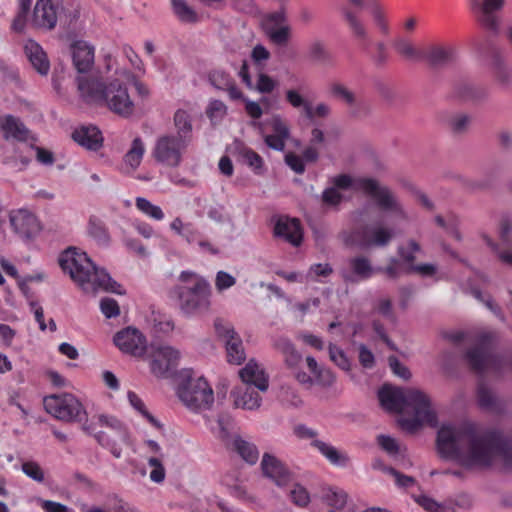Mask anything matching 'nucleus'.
Wrapping results in <instances>:
<instances>
[{"label": "nucleus", "instance_id": "f257e3e1", "mask_svg": "<svg viewBox=\"0 0 512 512\" xmlns=\"http://www.w3.org/2000/svg\"><path fill=\"white\" fill-rule=\"evenodd\" d=\"M332 187L324 190L323 201L329 205H337L342 199L341 190L362 192L375 200L377 206L384 211L383 219L362 229L343 233V241L350 246L368 248L387 245L394 236L393 229L387 224L396 225L406 220L407 215L394 194L384 186L368 177L340 174L331 179Z\"/></svg>", "mask_w": 512, "mask_h": 512}, {"label": "nucleus", "instance_id": "f03ea898", "mask_svg": "<svg viewBox=\"0 0 512 512\" xmlns=\"http://www.w3.org/2000/svg\"><path fill=\"white\" fill-rule=\"evenodd\" d=\"M437 451L466 471H481L496 461L512 457L508 443L498 433H479L469 423H445L437 433Z\"/></svg>", "mask_w": 512, "mask_h": 512}, {"label": "nucleus", "instance_id": "7ed1b4c3", "mask_svg": "<svg viewBox=\"0 0 512 512\" xmlns=\"http://www.w3.org/2000/svg\"><path fill=\"white\" fill-rule=\"evenodd\" d=\"M104 71V81L96 77L76 78L80 98L86 104L104 106L119 117L130 118L136 110L131 87L142 97L148 96V88L127 68L124 59L105 55Z\"/></svg>", "mask_w": 512, "mask_h": 512}, {"label": "nucleus", "instance_id": "20e7f679", "mask_svg": "<svg viewBox=\"0 0 512 512\" xmlns=\"http://www.w3.org/2000/svg\"><path fill=\"white\" fill-rule=\"evenodd\" d=\"M381 407L391 413H398V424L408 432H414L423 425L437 426V414L429 397L416 389H401L389 385L378 392Z\"/></svg>", "mask_w": 512, "mask_h": 512}, {"label": "nucleus", "instance_id": "39448f33", "mask_svg": "<svg viewBox=\"0 0 512 512\" xmlns=\"http://www.w3.org/2000/svg\"><path fill=\"white\" fill-rule=\"evenodd\" d=\"M63 272L86 294L99 291L123 294L120 284L114 281L102 268L97 267L87 253L76 247H69L59 256Z\"/></svg>", "mask_w": 512, "mask_h": 512}, {"label": "nucleus", "instance_id": "423d86ee", "mask_svg": "<svg viewBox=\"0 0 512 512\" xmlns=\"http://www.w3.org/2000/svg\"><path fill=\"white\" fill-rule=\"evenodd\" d=\"M170 297L177 301L184 314H203L210 308L211 288L203 277L194 272L183 271L179 275V283L171 290Z\"/></svg>", "mask_w": 512, "mask_h": 512}, {"label": "nucleus", "instance_id": "0eeeda50", "mask_svg": "<svg viewBox=\"0 0 512 512\" xmlns=\"http://www.w3.org/2000/svg\"><path fill=\"white\" fill-rule=\"evenodd\" d=\"M179 377L181 383L177 389V394L188 409L199 412L212 407L214 393L205 378L194 375L191 369L181 370Z\"/></svg>", "mask_w": 512, "mask_h": 512}, {"label": "nucleus", "instance_id": "6e6552de", "mask_svg": "<svg viewBox=\"0 0 512 512\" xmlns=\"http://www.w3.org/2000/svg\"><path fill=\"white\" fill-rule=\"evenodd\" d=\"M151 373L157 378L167 377L179 364L180 352L172 346L151 343L145 352Z\"/></svg>", "mask_w": 512, "mask_h": 512}, {"label": "nucleus", "instance_id": "1a4fd4ad", "mask_svg": "<svg viewBox=\"0 0 512 512\" xmlns=\"http://www.w3.org/2000/svg\"><path fill=\"white\" fill-rule=\"evenodd\" d=\"M44 407L53 417L65 422L81 421L86 414L82 403L69 393L45 397Z\"/></svg>", "mask_w": 512, "mask_h": 512}, {"label": "nucleus", "instance_id": "9d476101", "mask_svg": "<svg viewBox=\"0 0 512 512\" xmlns=\"http://www.w3.org/2000/svg\"><path fill=\"white\" fill-rule=\"evenodd\" d=\"M293 431L297 438L310 440V445L333 466L346 467L348 465V455L332 444L319 439L318 432L315 429L304 424H298L294 427Z\"/></svg>", "mask_w": 512, "mask_h": 512}, {"label": "nucleus", "instance_id": "9b49d317", "mask_svg": "<svg viewBox=\"0 0 512 512\" xmlns=\"http://www.w3.org/2000/svg\"><path fill=\"white\" fill-rule=\"evenodd\" d=\"M188 142L175 135H162L157 138L152 150L155 161L166 167H178Z\"/></svg>", "mask_w": 512, "mask_h": 512}, {"label": "nucleus", "instance_id": "f8f14e48", "mask_svg": "<svg viewBox=\"0 0 512 512\" xmlns=\"http://www.w3.org/2000/svg\"><path fill=\"white\" fill-rule=\"evenodd\" d=\"M488 338V335L481 336L478 346L468 351L467 360L471 367L479 373L500 372L503 366H509L512 369V358L504 359L489 353Z\"/></svg>", "mask_w": 512, "mask_h": 512}, {"label": "nucleus", "instance_id": "ddd939ff", "mask_svg": "<svg viewBox=\"0 0 512 512\" xmlns=\"http://www.w3.org/2000/svg\"><path fill=\"white\" fill-rule=\"evenodd\" d=\"M259 126L265 144L273 150L283 151L290 137V129L286 121L279 115H274Z\"/></svg>", "mask_w": 512, "mask_h": 512}, {"label": "nucleus", "instance_id": "4468645a", "mask_svg": "<svg viewBox=\"0 0 512 512\" xmlns=\"http://www.w3.org/2000/svg\"><path fill=\"white\" fill-rule=\"evenodd\" d=\"M413 499L427 512H457V508L469 509L473 505V499L468 494H459L454 500L442 503L425 494L413 495Z\"/></svg>", "mask_w": 512, "mask_h": 512}, {"label": "nucleus", "instance_id": "2eb2a0df", "mask_svg": "<svg viewBox=\"0 0 512 512\" xmlns=\"http://www.w3.org/2000/svg\"><path fill=\"white\" fill-rule=\"evenodd\" d=\"M113 341L123 353L135 357H144L146 348L148 347L143 334L133 327H127L117 332Z\"/></svg>", "mask_w": 512, "mask_h": 512}, {"label": "nucleus", "instance_id": "dca6fc26", "mask_svg": "<svg viewBox=\"0 0 512 512\" xmlns=\"http://www.w3.org/2000/svg\"><path fill=\"white\" fill-rule=\"evenodd\" d=\"M262 27L271 41L277 45L286 44L290 38L291 28L286 23L283 9L266 14L262 19Z\"/></svg>", "mask_w": 512, "mask_h": 512}, {"label": "nucleus", "instance_id": "f3484780", "mask_svg": "<svg viewBox=\"0 0 512 512\" xmlns=\"http://www.w3.org/2000/svg\"><path fill=\"white\" fill-rule=\"evenodd\" d=\"M70 54L74 68L79 74L89 73L95 64V47L85 40H75L70 44Z\"/></svg>", "mask_w": 512, "mask_h": 512}, {"label": "nucleus", "instance_id": "a211bd4d", "mask_svg": "<svg viewBox=\"0 0 512 512\" xmlns=\"http://www.w3.org/2000/svg\"><path fill=\"white\" fill-rule=\"evenodd\" d=\"M10 223L15 233L25 239L35 237L41 231L37 217L29 210L18 209L10 213Z\"/></svg>", "mask_w": 512, "mask_h": 512}, {"label": "nucleus", "instance_id": "6ab92c4d", "mask_svg": "<svg viewBox=\"0 0 512 512\" xmlns=\"http://www.w3.org/2000/svg\"><path fill=\"white\" fill-rule=\"evenodd\" d=\"M215 328L226 344L227 359L229 363L239 365L245 360V351L242 340L229 325L215 323Z\"/></svg>", "mask_w": 512, "mask_h": 512}, {"label": "nucleus", "instance_id": "aec40b11", "mask_svg": "<svg viewBox=\"0 0 512 512\" xmlns=\"http://www.w3.org/2000/svg\"><path fill=\"white\" fill-rule=\"evenodd\" d=\"M220 483L227 489L228 494L235 499L246 504L255 503L256 498L249 492L245 478L238 471L233 470L226 472L221 477Z\"/></svg>", "mask_w": 512, "mask_h": 512}, {"label": "nucleus", "instance_id": "412c9836", "mask_svg": "<svg viewBox=\"0 0 512 512\" xmlns=\"http://www.w3.org/2000/svg\"><path fill=\"white\" fill-rule=\"evenodd\" d=\"M239 376L242 383L253 386L261 392H266L269 387V376L264 367L256 360H249L246 365L239 370Z\"/></svg>", "mask_w": 512, "mask_h": 512}, {"label": "nucleus", "instance_id": "4be33fe9", "mask_svg": "<svg viewBox=\"0 0 512 512\" xmlns=\"http://www.w3.org/2000/svg\"><path fill=\"white\" fill-rule=\"evenodd\" d=\"M261 468L263 474L279 487L288 486L292 480L290 472L283 463L271 454L265 453L263 455Z\"/></svg>", "mask_w": 512, "mask_h": 512}, {"label": "nucleus", "instance_id": "5701e85b", "mask_svg": "<svg viewBox=\"0 0 512 512\" xmlns=\"http://www.w3.org/2000/svg\"><path fill=\"white\" fill-rule=\"evenodd\" d=\"M58 19V9L51 0H37L33 15L32 25L42 29H53Z\"/></svg>", "mask_w": 512, "mask_h": 512}, {"label": "nucleus", "instance_id": "b1692460", "mask_svg": "<svg viewBox=\"0 0 512 512\" xmlns=\"http://www.w3.org/2000/svg\"><path fill=\"white\" fill-rule=\"evenodd\" d=\"M420 251V246L415 241H409L405 246L399 247V255L409 265V271L419 274L422 277H437L438 270L434 264L426 263L419 265H412L415 260V253Z\"/></svg>", "mask_w": 512, "mask_h": 512}, {"label": "nucleus", "instance_id": "393cba45", "mask_svg": "<svg viewBox=\"0 0 512 512\" xmlns=\"http://www.w3.org/2000/svg\"><path fill=\"white\" fill-rule=\"evenodd\" d=\"M379 271H382V268H374L367 258L356 257L349 260L348 267L342 271V276L347 282H357L366 280Z\"/></svg>", "mask_w": 512, "mask_h": 512}, {"label": "nucleus", "instance_id": "a878e982", "mask_svg": "<svg viewBox=\"0 0 512 512\" xmlns=\"http://www.w3.org/2000/svg\"><path fill=\"white\" fill-rule=\"evenodd\" d=\"M505 5V0H482L477 4L479 20L486 28L497 31L500 25L499 12Z\"/></svg>", "mask_w": 512, "mask_h": 512}, {"label": "nucleus", "instance_id": "bb28decb", "mask_svg": "<svg viewBox=\"0 0 512 512\" xmlns=\"http://www.w3.org/2000/svg\"><path fill=\"white\" fill-rule=\"evenodd\" d=\"M260 392L253 386L242 383L233 389L231 395L237 408L256 410L261 406L262 402Z\"/></svg>", "mask_w": 512, "mask_h": 512}, {"label": "nucleus", "instance_id": "cd10ccee", "mask_svg": "<svg viewBox=\"0 0 512 512\" xmlns=\"http://www.w3.org/2000/svg\"><path fill=\"white\" fill-rule=\"evenodd\" d=\"M276 236L283 238L293 246L300 245L303 237L300 223L295 218H280L275 225Z\"/></svg>", "mask_w": 512, "mask_h": 512}, {"label": "nucleus", "instance_id": "c85d7f7f", "mask_svg": "<svg viewBox=\"0 0 512 512\" xmlns=\"http://www.w3.org/2000/svg\"><path fill=\"white\" fill-rule=\"evenodd\" d=\"M24 52L33 68L41 75H47L50 62L43 48L34 40L28 39L24 44Z\"/></svg>", "mask_w": 512, "mask_h": 512}, {"label": "nucleus", "instance_id": "c756f323", "mask_svg": "<svg viewBox=\"0 0 512 512\" xmlns=\"http://www.w3.org/2000/svg\"><path fill=\"white\" fill-rule=\"evenodd\" d=\"M72 137L82 147L96 151L102 147L103 137L96 126H81L74 130Z\"/></svg>", "mask_w": 512, "mask_h": 512}, {"label": "nucleus", "instance_id": "7c9ffc66", "mask_svg": "<svg viewBox=\"0 0 512 512\" xmlns=\"http://www.w3.org/2000/svg\"><path fill=\"white\" fill-rule=\"evenodd\" d=\"M230 152L246 163L256 174L264 172L262 157L240 141H235L230 147Z\"/></svg>", "mask_w": 512, "mask_h": 512}, {"label": "nucleus", "instance_id": "2f4dec72", "mask_svg": "<svg viewBox=\"0 0 512 512\" xmlns=\"http://www.w3.org/2000/svg\"><path fill=\"white\" fill-rule=\"evenodd\" d=\"M146 146L141 137H135L123 157V170L125 173L134 172L142 162Z\"/></svg>", "mask_w": 512, "mask_h": 512}, {"label": "nucleus", "instance_id": "473e14b6", "mask_svg": "<svg viewBox=\"0 0 512 512\" xmlns=\"http://www.w3.org/2000/svg\"><path fill=\"white\" fill-rule=\"evenodd\" d=\"M192 112L193 108L189 104H185L184 107L178 108L174 113V126L177 134L175 136L181 137V139L190 141L192 133Z\"/></svg>", "mask_w": 512, "mask_h": 512}, {"label": "nucleus", "instance_id": "72a5a7b5", "mask_svg": "<svg viewBox=\"0 0 512 512\" xmlns=\"http://www.w3.org/2000/svg\"><path fill=\"white\" fill-rule=\"evenodd\" d=\"M0 127L5 139H14L18 141H26L29 131L24 124L12 115H6L0 120Z\"/></svg>", "mask_w": 512, "mask_h": 512}, {"label": "nucleus", "instance_id": "f704fd0d", "mask_svg": "<svg viewBox=\"0 0 512 512\" xmlns=\"http://www.w3.org/2000/svg\"><path fill=\"white\" fill-rule=\"evenodd\" d=\"M209 81L216 89L226 91L231 100L242 98V92L226 72L221 70L212 71L209 75Z\"/></svg>", "mask_w": 512, "mask_h": 512}, {"label": "nucleus", "instance_id": "c9c22d12", "mask_svg": "<svg viewBox=\"0 0 512 512\" xmlns=\"http://www.w3.org/2000/svg\"><path fill=\"white\" fill-rule=\"evenodd\" d=\"M274 347L282 353L289 367H296L302 360V355L295 349L292 342L286 337H278L274 341Z\"/></svg>", "mask_w": 512, "mask_h": 512}, {"label": "nucleus", "instance_id": "e433bc0d", "mask_svg": "<svg viewBox=\"0 0 512 512\" xmlns=\"http://www.w3.org/2000/svg\"><path fill=\"white\" fill-rule=\"evenodd\" d=\"M232 448L239 456L249 464H255L259 459L257 447L241 437H235L232 442Z\"/></svg>", "mask_w": 512, "mask_h": 512}, {"label": "nucleus", "instance_id": "4c0bfd02", "mask_svg": "<svg viewBox=\"0 0 512 512\" xmlns=\"http://www.w3.org/2000/svg\"><path fill=\"white\" fill-rule=\"evenodd\" d=\"M455 57V49L451 46H433L425 58L433 65H443L451 62Z\"/></svg>", "mask_w": 512, "mask_h": 512}, {"label": "nucleus", "instance_id": "58836bf2", "mask_svg": "<svg viewBox=\"0 0 512 512\" xmlns=\"http://www.w3.org/2000/svg\"><path fill=\"white\" fill-rule=\"evenodd\" d=\"M171 4L174 14L181 22L194 23L198 21L197 13L186 0H171Z\"/></svg>", "mask_w": 512, "mask_h": 512}, {"label": "nucleus", "instance_id": "ea45409f", "mask_svg": "<svg viewBox=\"0 0 512 512\" xmlns=\"http://www.w3.org/2000/svg\"><path fill=\"white\" fill-rule=\"evenodd\" d=\"M135 206L142 214L155 221H162L165 217L160 206L153 204L144 197H137L135 199Z\"/></svg>", "mask_w": 512, "mask_h": 512}, {"label": "nucleus", "instance_id": "a19ab883", "mask_svg": "<svg viewBox=\"0 0 512 512\" xmlns=\"http://www.w3.org/2000/svg\"><path fill=\"white\" fill-rule=\"evenodd\" d=\"M87 230L88 234L92 238H94L99 244L107 245L109 243V233L104 223L100 219L96 217H90Z\"/></svg>", "mask_w": 512, "mask_h": 512}, {"label": "nucleus", "instance_id": "79ce46f5", "mask_svg": "<svg viewBox=\"0 0 512 512\" xmlns=\"http://www.w3.org/2000/svg\"><path fill=\"white\" fill-rule=\"evenodd\" d=\"M130 405L142 415L152 426L157 429L161 428L159 421L149 413L142 399L133 391H129L127 394Z\"/></svg>", "mask_w": 512, "mask_h": 512}, {"label": "nucleus", "instance_id": "37998d69", "mask_svg": "<svg viewBox=\"0 0 512 512\" xmlns=\"http://www.w3.org/2000/svg\"><path fill=\"white\" fill-rule=\"evenodd\" d=\"M394 47L397 53L409 60H416L420 58L419 51L415 48L413 43L405 38H399L394 42Z\"/></svg>", "mask_w": 512, "mask_h": 512}, {"label": "nucleus", "instance_id": "c03bdc74", "mask_svg": "<svg viewBox=\"0 0 512 512\" xmlns=\"http://www.w3.org/2000/svg\"><path fill=\"white\" fill-rule=\"evenodd\" d=\"M285 97L287 102L293 108H302L306 114L311 113V104L308 100H306L301 93L296 89H289L285 92Z\"/></svg>", "mask_w": 512, "mask_h": 512}, {"label": "nucleus", "instance_id": "a18cd8bd", "mask_svg": "<svg viewBox=\"0 0 512 512\" xmlns=\"http://www.w3.org/2000/svg\"><path fill=\"white\" fill-rule=\"evenodd\" d=\"M147 461L152 468L150 472V479L155 483H161L165 479V469L163 466V458L158 456H148Z\"/></svg>", "mask_w": 512, "mask_h": 512}, {"label": "nucleus", "instance_id": "49530a36", "mask_svg": "<svg viewBox=\"0 0 512 512\" xmlns=\"http://www.w3.org/2000/svg\"><path fill=\"white\" fill-rule=\"evenodd\" d=\"M107 508L110 512H141L118 495H111L107 498Z\"/></svg>", "mask_w": 512, "mask_h": 512}, {"label": "nucleus", "instance_id": "de8ad7c7", "mask_svg": "<svg viewBox=\"0 0 512 512\" xmlns=\"http://www.w3.org/2000/svg\"><path fill=\"white\" fill-rule=\"evenodd\" d=\"M206 114L213 123H218L226 116L227 106L220 100H212L209 102Z\"/></svg>", "mask_w": 512, "mask_h": 512}, {"label": "nucleus", "instance_id": "09e8293b", "mask_svg": "<svg viewBox=\"0 0 512 512\" xmlns=\"http://www.w3.org/2000/svg\"><path fill=\"white\" fill-rule=\"evenodd\" d=\"M328 348L331 361L334 362L340 369L349 371L351 364L344 351L334 344H330Z\"/></svg>", "mask_w": 512, "mask_h": 512}, {"label": "nucleus", "instance_id": "8fccbe9b", "mask_svg": "<svg viewBox=\"0 0 512 512\" xmlns=\"http://www.w3.org/2000/svg\"><path fill=\"white\" fill-rule=\"evenodd\" d=\"M290 499L295 505L306 507L310 503V494L304 486L294 484L290 490Z\"/></svg>", "mask_w": 512, "mask_h": 512}, {"label": "nucleus", "instance_id": "3c124183", "mask_svg": "<svg viewBox=\"0 0 512 512\" xmlns=\"http://www.w3.org/2000/svg\"><path fill=\"white\" fill-rule=\"evenodd\" d=\"M320 306L319 298L308 299L304 302L295 303L291 307V311L298 318H303L306 314L313 311V309H317Z\"/></svg>", "mask_w": 512, "mask_h": 512}, {"label": "nucleus", "instance_id": "603ef678", "mask_svg": "<svg viewBox=\"0 0 512 512\" xmlns=\"http://www.w3.org/2000/svg\"><path fill=\"white\" fill-rule=\"evenodd\" d=\"M347 494L341 489H329L326 493V501L336 509H343L347 504Z\"/></svg>", "mask_w": 512, "mask_h": 512}, {"label": "nucleus", "instance_id": "864d4df0", "mask_svg": "<svg viewBox=\"0 0 512 512\" xmlns=\"http://www.w3.org/2000/svg\"><path fill=\"white\" fill-rule=\"evenodd\" d=\"M332 273V268L327 263H318L312 265L307 274V280H313V281H320V278L322 277H328Z\"/></svg>", "mask_w": 512, "mask_h": 512}, {"label": "nucleus", "instance_id": "5fc2aeb1", "mask_svg": "<svg viewBox=\"0 0 512 512\" xmlns=\"http://www.w3.org/2000/svg\"><path fill=\"white\" fill-rule=\"evenodd\" d=\"M343 14L349 24L350 29L356 37L364 39L366 37V30L360 20L355 14L344 9Z\"/></svg>", "mask_w": 512, "mask_h": 512}, {"label": "nucleus", "instance_id": "6e6d98bb", "mask_svg": "<svg viewBox=\"0 0 512 512\" xmlns=\"http://www.w3.org/2000/svg\"><path fill=\"white\" fill-rule=\"evenodd\" d=\"M22 471L29 478L33 479L36 482L44 481V471L40 467V465L33 461H28L22 464Z\"/></svg>", "mask_w": 512, "mask_h": 512}, {"label": "nucleus", "instance_id": "4d7b16f0", "mask_svg": "<svg viewBox=\"0 0 512 512\" xmlns=\"http://www.w3.org/2000/svg\"><path fill=\"white\" fill-rule=\"evenodd\" d=\"M330 93L335 98L340 99L349 105H352L355 102L354 94L341 84H332L330 86Z\"/></svg>", "mask_w": 512, "mask_h": 512}, {"label": "nucleus", "instance_id": "13d9d810", "mask_svg": "<svg viewBox=\"0 0 512 512\" xmlns=\"http://www.w3.org/2000/svg\"><path fill=\"white\" fill-rule=\"evenodd\" d=\"M100 309L106 318L116 317L120 313L117 301L109 297H105L100 301Z\"/></svg>", "mask_w": 512, "mask_h": 512}, {"label": "nucleus", "instance_id": "bf43d9fd", "mask_svg": "<svg viewBox=\"0 0 512 512\" xmlns=\"http://www.w3.org/2000/svg\"><path fill=\"white\" fill-rule=\"evenodd\" d=\"M409 265H404L397 259H391L389 265L384 269L386 275L390 278H396L401 274L410 273Z\"/></svg>", "mask_w": 512, "mask_h": 512}, {"label": "nucleus", "instance_id": "052dcab7", "mask_svg": "<svg viewBox=\"0 0 512 512\" xmlns=\"http://www.w3.org/2000/svg\"><path fill=\"white\" fill-rule=\"evenodd\" d=\"M478 403L482 408L492 409L495 406L496 399L488 388L480 386L478 389Z\"/></svg>", "mask_w": 512, "mask_h": 512}, {"label": "nucleus", "instance_id": "680f3d73", "mask_svg": "<svg viewBox=\"0 0 512 512\" xmlns=\"http://www.w3.org/2000/svg\"><path fill=\"white\" fill-rule=\"evenodd\" d=\"M378 444L390 456H396L399 453L400 447L397 441L390 436L380 435L378 437Z\"/></svg>", "mask_w": 512, "mask_h": 512}, {"label": "nucleus", "instance_id": "e2e57ef3", "mask_svg": "<svg viewBox=\"0 0 512 512\" xmlns=\"http://www.w3.org/2000/svg\"><path fill=\"white\" fill-rule=\"evenodd\" d=\"M358 350L360 364L366 369L373 368L375 365V357L372 351L364 344H360Z\"/></svg>", "mask_w": 512, "mask_h": 512}, {"label": "nucleus", "instance_id": "0e129e2a", "mask_svg": "<svg viewBox=\"0 0 512 512\" xmlns=\"http://www.w3.org/2000/svg\"><path fill=\"white\" fill-rule=\"evenodd\" d=\"M285 163L297 174H302L305 171V162L297 154L287 153L285 155Z\"/></svg>", "mask_w": 512, "mask_h": 512}, {"label": "nucleus", "instance_id": "69168bd1", "mask_svg": "<svg viewBox=\"0 0 512 512\" xmlns=\"http://www.w3.org/2000/svg\"><path fill=\"white\" fill-rule=\"evenodd\" d=\"M236 279L225 271H219L216 275L215 286L217 290L223 291L235 285Z\"/></svg>", "mask_w": 512, "mask_h": 512}, {"label": "nucleus", "instance_id": "338daca9", "mask_svg": "<svg viewBox=\"0 0 512 512\" xmlns=\"http://www.w3.org/2000/svg\"><path fill=\"white\" fill-rule=\"evenodd\" d=\"M335 382V375L329 369L322 368L315 376L314 383L322 387H331Z\"/></svg>", "mask_w": 512, "mask_h": 512}, {"label": "nucleus", "instance_id": "774afa93", "mask_svg": "<svg viewBox=\"0 0 512 512\" xmlns=\"http://www.w3.org/2000/svg\"><path fill=\"white\" fill-rule=\"evenodd\" d=\"M389 366H390L392 372L396 376H398L404 380H407L410 378L411 373H410L409 369L405 365L401 364L396 357L389 358Z\"/></svg>", "mask_w": 512, "mask_h": 512}]
</instances>
